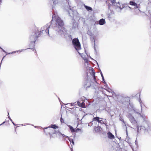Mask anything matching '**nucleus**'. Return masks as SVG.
<instances>
[{
    "mask_svg": "<svg viewBox=\"0 0 151 151\" xmlns=\"http://www.w3.org/2000/svg\"><path fill=\"white\" fill-rule=\"evenodd\" d=\"M126 116L129 119V120L133 117L132 115L129 113L127 114Z\"/></svg>",
    "mask_w": 151,
    "mask_h": 151,
    "instance_id": "obj_17",
    "label": "nucleus"
},
{
    "mask_svg": "<svg viewBox=\"0 0 151 151\" xmlns=\"http://www.w3.org/2000/svg\"><path fill=\"white\" fill-rule=\"evenodd\" d=\"M64 23L61 19L57 15V13L55 14L54 12L53 13L52 18L51 22L47 24L41 29V32L45 35H49V29L50 26L52 27L56 32L58 35L65 36V29L63 27Z\"/></svg>",
    "mask_w": 151,
    "mask_h": 151,
    "instance_id": "obj_1",
    "label": "nucleus"
},
{
    "mask_svg": "<svg viewBox=\"0 0 151 151\" xmlns=\"http://www.w3.org/2000/svg\"><path fill=\"white\" fill-rule=\"evenodd\" d=\"M40 34L41 33H39L38 30H37L35 32H33L29 37L30 41H36Z\"/></svg>",
    "mask_w": 151,
    "mask_h": 151,
    "instance_id": "obj_4",
    "label": "nucleus"
},
{
    "mask_svg": "<svg viewBox=\"0 0 151 151\" xmlns=\"http://www.w3.org/2000/svg\"><path fill=\"white\" fill-rule=\"evenodd\" d=\"M133 110L136 113L139 114L140 116L144 120L142 125L140 127L137 126V132H147L150 129V122L148 121L145 120V117L144 115L141 114L137 112L134 109H133Z\"/></svg>",
    "mask_w": 151,
    "mask_h": 151,
    "instance_id": "obj_2",
    "label": "nucleus"
},
{
    "mask_svg": "<svg viewBox=\"0 0 151 151\" xmlns=\"http://www.w3.org/2000/svg\"><path fill=\"white\" fill-rule=\"evenodd\" d=\"M49 127L50 128V126ZM48 128V127H46L45 128V129H47Z\"/></svg>",
    "mask_w": 151,
    "mask_h": 151,
    "instance_id": "obj_43",
    "label": "nucleus"
},
{
    "mask_svg": "<svg viewBox=\"0 0 151 151\" xmlns=\"http://www.w3.org/2000/svg\"><path fill=\"white\" fill-rule=\"evenodd\" d=\"M111 2L113 4L116 3V1L115 0H111Z\"/></svg>",
    "mask_w": 151,
    "mask_h": 151,
    "instance_id": "obj_29",
    "label": "nucleus"
},
{
    "mask_svg": "<svg viewBox=\"0 0 151 151\" xmlns=\"http://www.w3.org/2000/svg\"><path fill=\"white\" fill-rule=\"evenodd\" d=\"M53 134H56L60 136L61 135L62 133L58 130L55 131L53 132Z\"/></svg>",
    "mask_w": 151,
    "mask_h": 151,
    "instance_id": "obj_19",
    "label": "nucleus"
},
{
    "mask_svg": "<svg viewBox=\"0 0 151 151\" xmlns=\"http://www.w3.org/2000/svg\"><path fill=\"white\" fill-rule=\"evenodd\" d=\"M72 20L73 23L72 24V29H74L77 27L78 26V24L76 21L74 19H73Z\"/></svg>",
    "mask_w": 151,
    "mask_h": 151,
    "instance_id": "obj_6",
    "label": "nucleus"
},
{
    "mask_svg": "<svg viewBox=\"0 0 151 151\" xmlns=\"http://www.w3.org/2000/svg\"><path fill=\"white\" fill-rule=\"evenodd\" d=\"M53 2V4H56L58 3V0H52Z\"/></svg>",
    "mask_w": 151,
    "mask_h": 151,
    "instance_id": "obj_28",
    "label": "nucleus"
},
{
    "mask_svg": "<svg viewBox=\"0 0 151 151\" xmlns=\"http://www.w3.org/2000/svg\"><path fill=\"white\" fill-rule=\"evenodd\" d=\"M24 50H18L17 51H14V52H11L10 53H8V54H12V53H15L16 52H21L22 51Z\"/></svg>",
    "mask_w": 151,
    "mask_h": 151,
    "instance_id": "obj_23",
    "label": "nucleus"
},
{
    "mask_svg": "<svg viewBox=\"0 0 151 151\" xmlns=\"http://www.w3.org/2000/svg\"><path fill=\"white\" fill-rule=\"evenodd\" d=\"M84 7L86 10L88 11H92V9L91 7L85 5H84Z\"/></svg>",
    "mask_w": 151,
    "mask_h": 151,
    "instance_id": "obj_15",
    "label": "nucleus"
},
{
    "mask_svg": "<svg viewBox=\"0 0 151 151\" xmlns=\"http://www.w3.org/2000/svg\"><path fill=\"white\" fill-rule=\"evenodd\" d=\"M108 137L111 139L114 138V136L110 132H109L107 133Z\"/></svg>",
    "mask_w": 151,
    "mask_h": 151,
    "instance_id": "obj_11",
    "label": "nucleus"
},
{
    "mask_svg": "<svg viewBox=\"0 0 151 151\" xmlns=\"http://www.w3.org/2000/svg\"><path fill=\"white\" fill-rule=\"evenodd\" d=\"M2 2V1L1 0H0V4H1V3Z\"/></svg>",
    "mask_w": 151,
    "mask_h": 151,
    "instance_id": "obj_44",
    "label": "nucleus"
},
{
    "mask_svg": "<svg viewBox=\"0 0 151 151\" xmlns=\"http://www.w3.org/2000/svg\"><path fill=\"white\" fill-rule=\"evenodd\" d=\"M128 7L130 9H132V8L130 7L129 6H128Z\"/></svg>",
    "mask_w": 151,
    "mask_h": 151,
    "instance_id": "obj_45",
    "label": "nucleus"
},
{
    "mask_svg": "<svg viewBox=\"0 0 151 151\" xmlns=\"http://www.w3.org/2000/svg\"><path fill=\"white\" fill-rule=\"evenodd\" d=\"M16 128L15 127V129H16Z\"/></svg>",
    "mask_w": 151,
    "mask_h": 151,
    "instance_id": "obj_51",
    "label": "nucleus"
},
{
    "mask_svg": "<svg viewBox=\"0 0 151 151\" xmlns=\"http://www.w3.org/2000/svg\"><path fill=\"white\" fill-rule=\"evenodd\" d=\"M92 124V123L91 122L89 123L88 124V126H91Z\"/></svg>",
    "mask_w": 151,
    "mask_h": 151,
    "instance_id": "obj_36",
    "label": "nucleus"
},
{
    "mask_svg": "<svg viewBox=\"0 0 151 151\" xmlns=\"http://www.w3.org/2000/svg\"><path fill=\"white\" fill-rule=\"evenodd\" d=\"M51 127L52 128H53V129H56L57 128H58V127H57L56 125L54 124V125H51Z\"/></svg>",
    "mask_w": 151,
    "mask_h": 151,
    "instance_id": "obj_24",
    "label": "nucleus"
},
{
    "mask_svg": "<svg viewBox=\"0 0 151 151\" xmlns=\"http://www.w3.org/2000/svg\"><path fill=\"white\" fill-rule=\"evenodd\" d=\"M51 130V129H49L48 130V131L47 132V133H46V135L47 134V133H48L49 134V135H50V138L54 137L53 136V135L54 134H53V132L52 133V134H51V133H52V132L50 131Z\"/></svg>",
    "mask_w": 151,
    "mask_h": 151,
    "instance_id": "obj_12",
    "label": "nucleus"
},
{
    "mask_svg": "<svg viewBox=\"0 0 151 151\" xmlns=\"http://www.w3.org/2000/svg\"><path fill=\"white\" fill-rule=\"evenodd\" d=\"M105 19H101L99 21V24L101 25L105 24Z\"/></svg>",
    "mask_w": 151,
    "mask_h": 151,
    "instance_id": "obj_9",
    "label": "nucleus"
},
{
    "mask_svg": "<svg viewBox=\"0 0 151 151\" xmlns=\"http://www.w3.org/2000/svg\"><path fill=\"white\" fill-rule=\"evenodd\" d=\"M61 135H62L63 136V137H65V136L66 137H68V136H65L64 135V134H61Z\"/></svg>",
    "mask_w": 151,
    "mask_h": 151,
    "instance_id": "obj_39",
    "label": "nucleus"
},
{
    "mask_svg": "<svg viewBox=\"0 0 151 151\" xmlns=\"http://www.w3.org/2000/svg\"><path fill=\"white\" fill-rule=\"evenodd\" d=\"M86 83H85L84 86H85L86 88L89 87L91 85L90 81H86Z\"/></svg>",
    "mask_w": 151,
    "mask_h": 151,
    "instance_id": "obj_14",
    "label": "nucleus"
},
{
    "mask_svg": "<svg viewBox=\"0 0 151 151\" xmlns=\"http://www.w3.org/2000/svg\"><path fill=\"white\" fill-rule=\"evenodd\" d=\"M95 121L99 123H100L101 124H105V123H106V119H102L99 117H96L93 118V119L92 122Z\"/></svg>",
    "mask_w": 151,
    "mask_h": 151,
    "instance_id": "obj_5",
    "label": "nucleus"
},
{
    "mask_svg": "<svg viewBox=\"0 0 151 151\" xmlns=\"http://www.w3.org/2000/svg\"><path fill=\"white\" fill-rule=\"evenodd\" d=\"M75 103H76V102L72 103L70 104H71V106H74L75 105Z\"/></svg>",
    "mask_w": 151,
    "mask_h": 151,
    "instance_id": "obj_35",
    "label": "nucleus"
},
{
    "mask_svg": "<svg viewBox=\"0 0 151 151\" xmlns=\"http://www.w3.org/2000/svg\"><path fill=\"white\" fill-rule=\"evenodd\" d=\"M81 57H82V58H83V59L84 60H85V61H86V62H88V60H87V59H86V58H83L82 56H81Z\"/></svg>",
    "mask_w": 151,
    "mask_h": 151,
    "instance_id": "obj_38",
    "label": "nucleus"
},
{
    "mask_svg": "<svg viewBox=\"0 0 151 151\" xmlns=\"http://www.w3.org/2000/svg\"><path fill=\"white\" fill-rule=\"evenodd\" d=\"M139 102L141 107V111H142V108L144 106H145V105L142 102V101H141L140 99V100H139Z\"/></svg>",
    "mask_w": 151,
    "mask_h": 151,
    "instance_id": "obj_21",
    "label": "nucleus"
},
{
    "mask_svg": "<svg viewBox=\"0 0 151 151\" xmlns=\"http://www.w3.org/2000/svg\"><path fill=\"white\" fill-rule=\"evenodd\" d=\"M4 57H5V56H4V57H3V59Z\"/></svg>",
    "mask_w": 151,
    "mask_h": 151,
    "instance_id": "obj_49",
    "label": "nucleus"
},
{
    "mask_svg": "<svg viewBox=\"0 0 151 151\" xmlns=\"http://www.w3.org/2000/svg\"><path fill=\"white\" fill-rule=\"evenodd\" d=\"M150 1H151V0H150Z\"/></svg>",
    "mask_w": 151,
    "mask_h": 151,
    "instance_id": "obj_50",
    "label": "nucleus"
},
{
    "mask_svg": "<svg viewBox=\"0 0 151 151\" xmlns=\"http://www.w3.org/2000/svg\"><path fill=\"white\" fill-rule=\"evenodd\" d=\"M119 120L121 121H122L124 123V124L125 126L126 127V131L127 132V128L126 127V124L125 122L124 121V119L123 118H122L121 117H120V118H119Z\"/></svg>",
    "mask_w": 151,
    "mask_h": 151,
    "instance_id": "obj_13",
    "label": "nucleus"
},
{
    "mask_svg": "<svg viewBox=\"0 0 151 151\" xmlns=\"http://www.w3.org/2000/svg\"><path fill=\"white\" fill-rule=\"evenodd\" d=\"M101 76L102 77V80L103 81H104V76H103V74L102 73V72H101Z\"/></svg>",
    "mask_w": 151,
    "mask_h": 151,
    "instance_id": "obj_30",
    "label": "nucleus"
},
{
    "mask_svg": "<svg viewBox=\"0 0 151 151\" xmlns=\"http://www.w3.org/2000/svg\"><path fill=\"white\" fill-rule=\"evenodd\" d=\"M81 105L80 106V107L82 108H84L85 107V103L84 102H82L81 103Z\"/></svg>",
    "mask_w": 151,
    "mask_h": 151,
    "instance_id": "obj_27",
    "label": "nucleus"
},
{
    "mask_svg": "<svg viewBox=\"0 0 151 151\" xmlns=\"http://www.w3.org/2000/svg\"><path fill=\"white\" fill-rule=\"evenodd\" d=\"M101 127L100 126H98L95 128V131L96 132H99L100 130Z\"/></svg>",
    "mask_w": 151,
    "mask_h": 151,
    "instance_id": "obj_20",
    "label": "nucleus"
},
{
    "mask_svg": "<svg viewBox=\"0 0 151 151\" xmlns=\"http://www.w3.org/2000/svg\"><path fill=\"white\" fill-rule=\"evenodd\" d=\"M12 123H13V124L14 125V126H16V124H14V123L13 122V121H12Z\"/></svg>",
    "mask_w": 151,
    "mask_h": 151,
    "instance_id": "obj_40",
    "label": "nucleus"
},
{
    "mask_svg": "<svg viewBox=\"0 0 151 151\" xmlns=\"http://www.w3.org/2000/svg\"><path fill=\"white\" fill-rule=\"evenodd\" d=\"M44 132H45V133L46 132H45V130H44Z\"/></svg>",
    "mask_w": 151,
    "mask_h": 151,
    "instance_id": "obj_48",
    "label": "nucleus"
},
{
    "mask_svg": "<svg viewBox=\"0 0 151 151\" xmlns=\"http://www.w3.org/2000/svg\"><path fill=\"white\" fill-rule=\"evenodd\" d=\"M129 4L130 5L135 6V8H138V7L137 4L133 1H131L129 2Z\"/></svg>",
    "mask_w": 151,
    "mask_h": 151,
    "instance_id": "obj_10",
    "label": "nucleus"
},
{
    "mask_svg": "<svg viewBox=\"0 0 151 151\" xmlns=\"http://www.w3.org/2000/svg\"><path fill=\"white\" fill-rule=\"evenodd\" d=\"M72 44L75 48L77 51L80 55H81L78 51L81 49V44L78 39L77 38H74L72 40Z\"/></svg>",
    "mask_w": 151,
    "mask_h": 151,
    "instance_id": "obj_3",
    "label": "nucleus"
},
{
    "mask_svg": "<svg viewBox=\"0 0 151 151\" xmlns=\"http://www.w3.org/2000/svg\"><path fill=\"white\" fill-rule=\"evenodd\" d=\"M53 7H52V9H53Z\"/></svg>",
    "mask_w": 151,
    "mask_h": 151,
    "instance_id": "obj_52",
    "label": "nucleus"
},
{
    "mask_svg": "<svg viewBox=\"0 0 151 151\" xmlns=\"http://www.w3.org/2000/svg\"><path fill=\"white\" fill-rule=\"evenodd\" d=\"M87 34L91 36H92L93 35V33L90 30H88L87 32Z\"/></svg>",
    "mask_w": 151,
    "mask_h": 151,
    "instance_id": "obj_22",
    "label": "nucleus"
},
{
    "mask_svg": "<svg viewBox=\"0 0 151 151\" xmlns=\"http://www.w3.org/2000/svg\"><path fill=\"white\" fill-rule=\"evenodd\" d=\"M0 49H2V48L0 46Z\"/></svg>",
    "mask_w": 151,
    "mask_h": 151,
    "instance_id": "obj_47",
    "label": "nucleus"
},
{
    "mask_svg": "<svg viewBox=\"0 0 151 151\" xmlns=\"http://www.w3.org/2000/svg\"><path fill=\"white\" fill-rule=\"evenodd\" d=\"M91 39L92 41H93L94 42V45L93 48H94V49L95 50V51H96V47H95V41L94 37L93 36H91Z\"/></svg>",
    "mask_w": 151,
    "mask_h": 151,
    "instance_id": "obj_18",
    "label": "nucleus"
},
{
    "mask_svg": "<svg viewBox=\"0 0 151 151\" xmlns=\"http://www.w3.org/2000/svg\"><path fill=\"white\" fill-rule=\"evenodd\" d=\"M68 126L71 132H76V131L72 126L70 125H68Z\"/></svg>",
    "mask_w": 151,
    "mask_h": 151,
    "instance_id": "obj_16",
    "label": "nucleus"
},
{
    "mask_svg": "<svg viewBox=\"0 0 151 151\" xmlns=\"http://www.w3.org/2000/svg\"><path fill=\"white\" fill-rule=\"evenodd\" d=\"M92 72H93L92 76H93V77L94 79L95 80H96L95 76V72L93 71V69L92 70Z\"/></svg>",
    "mask_w": 151,
    "mask_h": 151,
    "instance_id": "obj_26",
    "label": "nucleus"
},
{
    "mask_svg": "<svg viewBox=\"0 0 151 151\" xmlns=\"http://www.w3.org/2000/svg\"><path fill=\"white\" fill-rule=\"evenodd\" d=\"M129 120L132 124H135L137 123V122L134 117L129 119Z\"/></svg>",
    "mask_w": 151,
    "mask_h": 151,
    "instance_id": "obj_7",
    "label": "nucleus"
},
{
    "mask_svg": "<svg viewBox=\"0 0 151 151\" xmlns=\"http://www.w3.org/2000/svg\"><path fill=\"white\" fill-rule=\"evenodd\" d=\"M81 131V129H79V128H77L76 130V131L77 132H78L79 131Z\"/></svg>",
    "mask_w": 151,
    "mask_h": 151,
    "instance_id": "obj_32",
    "label": "nucleus"
},
{
    "mask_svg": "<svg viewBox=\"0 0 151 151\" xmlns=\"http://www.w3.org/2000/svg\"><path fill=\"white\" fill-rule=\"evenodd\" d=\"M5 121H4V122L2 123V124H0V125H2V124H4V123H5Z\"/></svg>",
    "mask_w": 151,
    "mask_h": 151,
    "instance_id": "obj_42",
    "label": "nucleus"
},
{
    "mask_svg": "<svg viewBox=\"0 0 151 151\" xmlns=\"http://www.w3.org/2000/svg\"><path fill=\"white\" fill-rule=\"evenodd\" d=\"M60 122H61V123H62L64 122V120L62 119V117L60 118Z\"/></svg>",
    "mask_w": 151,
    "mask_h": 151,
    "instance_id": "obj_37",
    "label": "nucleus"
},
{
    "mask_svg": "<svg viewBox=\"0 0 151 151\" xmlns=\"http://www.w3.org/2000/svg\"><path fill=\"white\" fill-rule=\"evenodd\" d=\"M5 53H6V52L2 48V49H1Z\"/></svg>",
    "mask_w": 151,
    "mask_h": 151,
    "instance_id": "obj_41",
    "label": "nucleus"
},
{
    "mask_svg": "<svg viewBox=\"0 0 151 151\" xmlns=\"http://www.w3.org/2000/svg\"><path fill=\"white\" fill-rule=\"evenodd\" d=\"M68 140L70 142H71L73 145H74V142L72 139L68 138Z\"/></svg>",
    "mask_w": 151,
    "mask_h": 151,
    "instance_id": "obj_25",
    "label": "nucleus"
},
{
    "mask_svg": "<svg viewBox=\"0 0 151 151\" xmlns=\"http://www.w3.org/2000/svg\"><path fill=\"white\" fill-rule=\"evenodd\" d=\"M81 103H80V102H79V101H78L77 102V104H78V105L79 106H81Z\"/></svg>",
    "mask_w": 151,
    "mask_h": 151,
    "instance_id": "obj_33",
    "label": "nucleus"
},
{
    "mask_svg": "<svg viewBox=\"0 0 151 151\" xmlns=\"http://www.w3.org/2000/svg\"><path fill=\"white\" fill-rule=\"evenodd\" d=\"M106 90L109 92H111L112 91L110 89L108 88V89H106Z\"/></svg>",
    "mask_w": 151,
    "mask_h": 151,
    "instance_id": "obj_31",
    "label": "nucleus"
},
{
    "mask_svg": "<svg viewBox=\"0 0 151 151\" xmlns=\"http://www.w3.org/2000/svg\"><path fill=\"white\" fill-rule=\"evenodd\" d=\"M70 149L71 150V151H73V150L72 149V147H70Z\"/></svg>",
    "mask_w": 151,
    "mask_h": 151,
    "instance_id": "obj_46",
    "label": "nucleus"
},
{
    "mask_svg": "<svg viewBox=\"0 0 151 151\" xmlns=\"http://www.w3.org/2000/svg\"><path fill=\"white\" fill-rule=\"evenodd\" d=\"M35 41H31V42L29 44V49H33L35 46Z\"/></svg>",
    "mask_w": 151,
    "mask_h": 151,
    "instance_id": "obj_8",
    "label": "nucleus"
},
{
    "mask_svg": "<svg viewBox=\"0 0 151 151\" xmlns=\"http://www.w3.org/2000/svg\"><path fill=\"white\" fill-rule=\"evenodd\" d=\"M8 115H9L8 118H9V119H10V120L11 122H12V120L11 119V118L9 116V112H8Z\"/></svg>",
    "mask_w": 151,
    "mask_h": 151,
    "instance_id": "obj_34",
    "label": "nucleus"
}]
</instances>
